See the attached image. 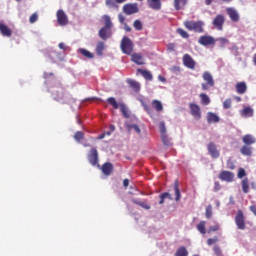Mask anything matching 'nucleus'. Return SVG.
<instances>
[{"instance_id":"nucleus-48","label":"nucleus","mask_w":256,"mask_h":256,"mask_svg":"<svg viewBox=\"0 0 256 256\" xmlns=\"http://www.w3.org/2000/svg\"><path fill=\"white\" fill-rule=\"evenodd\" d=\"M74 139L76 141H81V139H83V132H76L74 135Z\"/></svg>"},{"instance_id":"nucleus-7","label":"nucleus","mask_w":256,"mask_h":256,"mask_svg":"<svg viewBox=\"0 0 256 256\" xmlns=\"http://www.w3.org/2000/svg\"><path fill=\"white\" fill-rule=\"evenodd\" d=\"M88 161L92 165H97V163H99V153L97 152V149L92 148L90 150V153L88 154Z\"/></svg>"},{"instance_id":"nucleus-51","label":"nucleus","mask_w":256,"mask_h":256,"mask_svg":"<svg viewBox=\"0 0 256 256\" xmlns=\"http://www.w3.org/2000/svg\"><path fill=\"white\" fill-rule=\"evenodd\" d=\"M37 19H38V15L37 13H34L30 16V23H35L37 22Z\"/></svg>"},{"instance_id":"nucleus-11","label":"nucleus","mask_w":256,"mask_h":256,"mask_svg":"<svg viewBox=\"0 0 256 256\" xmlns=\"http://www.w3.org/2000/svg\"><path fill=\"white\" fill-rule=\"evenodd\" d=\"M191 115L195 119H201V108L195 103L190 104Z\"/></svg>"},{"instance_id":"nucleus-44","label":"nucleus","mask_w":256,"mask_h":256,"mask_svg":"<svg viewBox=\"0 0 256 256\" xmlns=\"http://www.w3.org/2000/svg\"><path fill=\"white\" fill-rule=\"evenodd\" d=\"M175 195H176V201H179L181 199V191H179V186L176 184L174 187Z\"/></svg>"},{"instance_id":"nucleus-20","label":"nucleus","mask_w":256,"mask_h":256,"mask_svg":"<svg viewBox=\"0 0 256 256\" xmlns=\"http://www.w3.org/2000/svg\"><path fill=\"white\" fill-rule=\"evenodd\" d=\"M0 32L2 33V35L4 37H11L12 35V31L9 27H7V25H5L4 23L0 22Z\"/></svg>"},{"instance_id":"nucleus-29","label":"nucleus","mask_w":256,"mask_h":256,"mask_svg":"<svg viewBox=\"0 0 256 256\" xmlns=\"http://www.w3.org/2000/svg\"><path fill=\"white\" fill-rule=\"evenodd\" d=\"M243 193H249V179L244 178L241 182Z\"/></svg>"},{"instance_id":"nucleus-42","label":"nucleus","mask_w":256,"mask_h":256,"mask_svg":"<svg viewBox=\"0 0 256 256\" xmlns=\"http://www.w3.org/2000/svg\"><path fill=\"white\" fill-rule=\"evenodd\" d=\"M213 215V206L208 205L206 207V218L211 219V216Z\"/></svg>"},{"instance_id":"nucleus-63","label":"nucleus","mask_w":256,"mask_h":256,"mask_svg":"<svg viewBox=\"0 0 256 256\" xmlns=\"http://www.w3.org/2000/svg\"><path fill=\"white\" fill-rule=\"evenodd\" d=\"M124 29H125L127 32H131V27H129V25H127V24L124 25Z\"/></svg>"},{"instance_id":"nucleus-54","label":"nucleus","mask_w":256,"mask_h":256,"mask_svg":"<svg viewBox=\"0 0 256 256\" xmlns=\"http://www.w3.org/2000/svg\"><path fill=\"white\" fill-rule=\"evenodd\" d=\"M211 231H219V225H215L213 227H210L209 230H208V233H211Z\"/></svg>"},{"instance_id":"nucleus-28","label":"nucleus","mask_w":256,"mask_h":256,"mask_svg":"<svg viewBox=\"0 0 256 256\" xmlns=\"http://www.w3.org/2000/svg\"><path fill=\"white\" fill-rule=\"evenodd\" d=\"M152 107L158 112L163 111V103H161L159 100H153Z\"/></svg>"},{"instance_id":"nucleus-3","label":"nucleus","mask_w":256,"mask_h":256,"mask_svg":"<svg viewBox=\"0 0 256 256\" xmlns=\"http://www.w3.org/2000/svg\"><path fill=\"white\" fill-rule=\"evenodd\" d=\"M203 80L206 82V83H202L203 91H207V90H209L210 87H213L215 85V81L213 80V76L209 72H204Z\"/></svg>"},{"instance_id":"nucleus-34","label":"nucleus","mask_w":256,"mask_h":256,"mask_svg":"<svg viewBox=\"0 0 256 256\" xmlns=\"http://www.w3.org/2000/svg\"><path fill=\"white\" fill-rule=\"evenodd\" d=\"M79 53H81V55H83L87 59H93V53L89 52L86 49H83V48L79 49Z\"/></svg>"},{"instance_id":"nucleus-4","label":"nucleus","mask_w":256,"mask_h":256,"mask_svg":"<svg viewBox=\"0 0 256 256\" xmlns=\"http://www.w3.org/2000/svg\"><path fill=\"white\" fill-rule=\"evenodd\" d=\"M123 11L126 15H135V13H139V6L137 3H128L123 6Z\"/></svg>"},{"instance_id":"nucleus-60","label":"nucleus","mask_w":256,"mask_h":256,"mask_svg":"<svg viewBox=\"0 0 256 256\" xmlns=\"http://www.w3.org/2000/svg\"><path fill=\"white\" fill-rule=\"evenodd\" d=\"M59 48L62 49L63 51H67V47L65 46L64 43H60Z\"/></svg>"},{"instance_id":"nucleus-14","label":"nucleus","mask_w":256,"mask_h":256,"mask_svg":"<svg viewBox=\"0 0 256 256\" xmlns=\"http://www.w3.org/2000/svg\"><path fill=\"white\" fill-rule=\"evenodd\" d=\"M208 153H210L211 157H213V159H218L219 157V150H217V146H215V144L210 143L208 144Z\"/></svg>"},{"instance_id":"nucleus-22","label":"nucleus","mask_w":256,"mask_h":256,"mask_svg":"<svg viewBox=\"0 0 256 256\" xmlns=\"http://www.w3.org/2000/svg\"><path fill=\"white\" fill-rule=\"evenodd\" d=\"M236 91L239 95H243L247 92V84L245 82H239L236 84Z\"/></svg>"},{"instance_id":"nucleus-13","label":"nucleus","mask_w":256,"mask_h":256,"mask_svg":"<svg viewBox=\"0 0 256 256\" xmlns=\"http://www.w3.org/2000/svg\"><path fill=\"white\" fill-rule=\"evenodd\" d=\"M226 13L229 15L231 21L237 23L239 21V12L235 8H227Z\"/></svg>"},{"instance_id":"nucleus-47","label":"nucleus","mask_w":256,"mask_h":256,"mask_svg":"<svg viewBox=\"0 0 256 256\" xmlns=\"http://www.w3.org/2000/svg\"><path fill=\"white\" fill-rule=\"evenodd\" d=\"M223 107L225 109H231V99H226L224 102H223Z\"/></svg>"},{"instance_id":"nucleus-6","label":"nucleus","mask_w":256,"mask_h":256,"mask_svg":"<svg viewBox=\"0 0 256 256\" xmlns=\"http://www.w3.org/2000/svg\"><path fill=\"white\" fill-rule=\"evenodd\" d=\"M183 65L187 67L188 69H195V60H193V57L189 54H185L182 58Z\"/></svg>"},{"instance_id":"nucleus-9","label":"nucleus","mask_w":256,"mask_h":256,"mask_svg":"<svg viewBox=\"0 0 256 256\" xmlns=\"http://www.w3.org/2000/svg\"><path fill=\"white\" fill-rule=\"evenodd\" d=\"M57 21L59 25L65 26L69 23V19L67 18V14L63 10H58L57 12Z\"/></svg>"},{"instance_id":"nucleus-27","label":"nucleus","mask_w":256,"mask_h":256,"mask_svg":"<svg viewBox=\"0 0 256 256\" xmlns=\"http://www.w3.org/2000/svg\"><path fill=\"white\" fill-rule=\"evenodd\" d=\"M208 123H219V116L217 114L209 112L207 114Z\"/></svg>"},{"instance_id":"nucleus-58","label":"nucleus","mask_w":256,"mask_h":256,"mask_svg":"<svg viewBox=\"0 0 256 256\" xmlns=\"http://www.w3.org/2000/svg\"><path fill=\"white\" fill-rule=\"evenodd\" d=\"M105 135H111V132H105L101 134L100 136H98V139H105Z\"/></svg>"},{"instance_id":"nucleus-12","label":"nucleus","mask_w":256,"mask_h":256,"mask_svg":"<svg viewBox=\"0 0 256 256\" xmlns=\"http://www.w3.org/2000/svg\"><path fill=\"white\" fill-rule=\"evenodd\" d=\"M219 179H221V181H227V183H231V181L235 179V174L229 171H223L219 174Z\"/></svg>"},{"instance_id":"nucleus-41","label":"nucleus","mask_w":256,"mask_h":256,"mask_svg":"<svg viewBox=\"0 0 256 256\" xmlns=\"http://www.w3.org/2000/svg\"><path fill=\"white\" fill-rule=\"evenodd\" d=\"M133 25L136 31H141L143 29V23L140 20H135Z\"/></svg>"},{"instance_id":"nucleus-53","label":"nucleus","mask_w":256,"mask_h":256,"mask_svg":"<svg viewBox=\"0 0 256 256\" xmlns=\"http://www.w3.org/2000/svg\"><path fill=\"white\" fill-rule=\"evenodd\" d=\"M218 239L217 238H209L207 243L208 245H214V243H217Z\"/></svg>"},{"instance_id":"nucleus-2","label":"nucleus","mask_w":256,"mask_h":256,"mask_svg":"<svg viewBox=\"0 0 256 256\" xmlns=\"http://www.w3.org/2000/svg\"><path fill=\"white\" fill-rule=\"evenodd\" d=\"M120 47L125 55H131L133 53V41L127 36L123 37Z\"/></svg>"},{"instance_id":"nucleus-19","label":"nucleus","mask_w":256,"mask_h":256,"mask_svg":"<svg viewBox=\"0 0 256 256\" xmlns=\"http://www.w3.org/2000/svg\"><path fill=\"white\" fill-rule=\"evenodd\" d=\"M253 113H254V110L253 108L247 106V107H244L241 111H240V115L241 117H253Z\"/></svg>"},{"instance_id":"nucleus-26","label":"nucleus","mask_w":256,"mask_h":256,"mask_svg":"<svg viewBox=\"0 0 256 256\" xmlns=\"http://www.w3.org/2000/svg\"><path fill=\"white\" fill-rule=\"evenodd\" d=\"M137 72L141 73V75L144 77V79H146V81H153V74H151V72L141 69H138Z\"/></svg>"},{"instance_id":"nucleus-18","label":"nucleus","mask_w":256,"mask_h":256,"mask_svg":"<svg viewBox=\"0 0 256 256\" xmlns=\"http://www.w3.org/2000/svg\"><path fill=\"white\" fill-rule=\"evenodd\" d=\"M189 0H174V9L176 11H181V9H185Z\"/></svg>"},{"instance_id":"nucleus-43","label":"nucleus","mask_w":256,"mask_h":256,"mask_svg":"<svg viewBox=\"0 0 256 256\" xmlns=\"http://www.w3.org/2000/svg\"><path fill=\"white\" fill-rule=\"evenodd\" d=\"M171 199V194L169 193H163L162 195H160V205H163V203L165 202V199Z\"/></svg>"},{"instance_id":"nucleus-39","label":"nucleus","mask_w":256,"mask_h":256,"mask_svg":"<svg viewBox=\"0 0 256 256\" xmlns=\"http://www.w3.org/2000/svg\"><path fill=\"white\" fill-rule=\"evenodd\" d=\"M189 255V252H187V249L185 247H181L177 250L176 256H187Z\"/></svg>"},{"instance_id":"nucleus-49","label":"nucleus","mask_w":256,"mask_h":256,"mask_svg":"<svg viewBox=\"0 0 256 256\" xmlns=\"http://www.w3.org/2000/svg\"><path fill=\"white\" fill-rule=\"evenodd\" d=\"M140 102L142 103V106L144 107L145 111H146L149 115H151V108H149V107L147 106V104H145V102L143 101V99H140Z\"/></svg>"},{"instance_id":"nucleus-30","label":"nucleus","mask_w":256,"mask_h":256,"mask_svg":"<svg viewBox=\"0 0 256 256\" xmlns=\"http://www.w3.org/2000/svg\"><path fill=\"white\" fill-rule=\"evenodd\" d=\"M200 99L202 105H209L211 103V99L205 93L200 94Z\"/></svg>"},{"instance_id":"nucleus-55","label":"nucleus","mask_w":256,"mask_h":256,"mask_svg":"<svg viewBox=\"0 0 256 256\" xmlns=\"http://www.w3.org/2000/svg\"><path fill=\"white\" fill-rule=\"evenodd\" d=\"M138 205H140V207H143L144 209H151V206H149V204L147 203H137Z\"/></svg>"},{"instance_id":"nucleus-21","label":"nucleus","mask_w":256,"mask_h":256,"mask_svg":"<svg viewBox=\"0 0 256 256\" xmlns=\"http://www.w3.org/2000/svg\"><path fill=\"white\" fill-rule=\"evenodd\" d=\"M148 5L150 9L159 11V9H161V0H148Z\"/></svg>"},{"instance_id":"nucleus-46","label":"nucleus","mask_w":256,"mask_h":256,"mask_svg":"<svg viewBox=\"0 0 256 256\" xmlns=\"http://www.w3.org/2000/svg\"><path fill=\"white\" fill-rule=\"evenodd\" d=\"M245 175H247V173L245 172V169L240 168L238 170V179H243V177H245Z\"/></svg>"},{"instance_id":"nucleus-35","label":"nucleus","mask_w":256,"mask_h":256,"mask_svg":"<svg viewBox=\"0 0 256 256\" xmlns=\"http://www.w3.org/2000/svg\"><path fill=\"white\" fill-rule=\"evenodd\" d=\"M197 230H198L199 233H201L202 235H205V233H207V230L205 229V221H201V222L197 225Z\"/></svg>"},{"instance_id":"nucleus-56","label":"nucleus","mask_w":256,"mask_h":256,"mask_svg":"<svg viewBox=\"0 0 256 256\" xmlns=\"http://www.w3.org/2000/svg\"><path fill=\"white\" fill-rule=\"evenodd\" d=\"M214 253H215L217 256H220V255H221V249H219L218 246H215V247H214Z\"/></svg>"},{"instance_id":"nucleus-52","label":"nucleus","mask_w":256,"mask_h":256,"mask_svg":"<svg viewBox=\"0 0 256 256\" xmlns=\"http://www.w3.org/2000/svg\"><path fill=\"white\" fill-rule=\"evenodd\" d=\"M228 169H235V164L233 163V160L229 159L227 162Z\"/></svg>"},{"instance_id":"nucleus-31","label":"nucleus","mask_w":256,"mask_h":256,"mask_svg":"<svg viewBox=\"0 0 256 256\" xmlns=\"http://www.w3.org/2000/svg\"><path fill=\"white\" fill-rule=\"evenodd\" d=\"M240 151H241L242 155H246L247 157H251V155L253 153L251 150V147H249V146H243Z\"/></svg>"},{"instance_id":"nucleus-36","label":"nucleus","mask_w":256,"mask_h":256,"mask_svg":"<svg viewBox=\"0 0 256 256\" xmlns=\"http://www.w3.org/2000/svg\"><path fill=\"white\" fill-rule=\"evenodd\" d=\"M104 49H105V44L103 42H99L96 46L97 55H103Z\"/></svg>"},{"instance_id":"nucleus-40","label":"nucleus","mask_w":256,"mask_h":256,"mask_svg":"<svg viewBox=\"0 0 256 256\" xmlns=\"http://www.w3.org/2000/svg\"><path fill=\"white\" fill-rule=\"evenodd\" d=\"M177 33H178V35L182 36L183 39H189V33H187V31H185L181 28H178Z\"/></svg>"},{"instance_id":"nucleus-15","label":"nucleus","mask_w":256,"mask_h":256,"mask_svg":"<svg viewBox=\"0 0 256 256\" xmlns=\"http://www.w3.org/2000/svg\"><path fill=\"white\" fill-rule=\"evenodd\" d=\"M133 63H136V65H145V59L143 58V55L141 53H134L131 55Z\"/></svg>"},{"instance_id":"nucleus-23","label":"nucleus","mask_w":256,"mask_h":256,"mask_svg":"<svg viewBox=\"0 0 256 256\" xmlns=\"http://www.w3.org/2000/svg\"><path fill=\"white\" fill-rule=\"evenodd\" d=\"M99 36L101 39H109L111 37V28H102L99 31Z\"/></svg>"},{"instance_id":"nucleus-24","label":"nucleus","mask_w":256,"mask_h":256,"mask_svg":"<svg viewBox=\"0 0 256 256\" xmlns=\"http://www.w3.org/2000/svg\"><path fill=\"white\" fill-rule=\"evenodd\" d=\"M112 171H113V164L105 163L104 165H102V173L104 175H111Z\"/></svg>"},{"instance_id":"nucleus-16","label":"nucleus","mask_w":256,"mask_h":256,"mask_svg":"<svg viewBox=\"0 0 256 256\" xmlns=\"http://www.w3.org/2000/svg\"><path fill=\"white\" fill-rule=\"evenodd\" d=\"M126 83H128V85H130L131 89H133L135 91V93H139V91H141V84H139V82H137L133 79H127Z\"/></svg>"},{"instance_id":"nucleus-10","label":"nucleus","mask_w":256,"mask_h":256,"mask_svg":"<svg viewBox=\"0 0 256 256\" xmlns=\"http://www.w3.org/2000/svg\"><path fill=\"white\" fill-rule=\"evenodd\" d=\"M223 23H225V17L223 15H217L213 20V25L218 31H223Z\"/></svg>"},{"instance_id":"nucleus-61","label":"nucleus","mask_w":256,"mask_h":256,"mask_svg":"<svg viewBox=\"0 0 256 256\" xmlns=\"http://www.w3.org/2000/svg\"><path fill=\"white\" fill-rule=\"evenodd\" d=\"M119 21H120V23H125V16H123V15H119Z\"/></svg>"},{"instance_id":"nucleus-57","label":"nucleus","mask_w":256,"mask_h":256,"mask_svg":"<svg viewBox=\"0 0 256 256\" xmlns=\"http://www.w3.org/2000/svg\"><path fill=\"white\" fill-rule=\"evenodd\" d=\"M131 128L134 129V131H135L136 133H141V129H139V126H137V125H132Z\"/></svg>"},{"instance_id":"nucleus-1","label":"nucleus","mask_w":256,"mask_h":256,"mask_svg":"<svg viewBox=\"0 0 256 256\" xmlns=\"http://www.w3.org/2000/svg\"><path fill=\"white\" fill-rule=\"evenodd\" d=\"M184 25L186 29L189 31H195V33H203V27H205V23L203 21H186Z\"/></svg>"},{"instance_id":"nucleus-38","label":"nucleus","mask_w":256,"mask_h":256,"mask_svg":"<svg viewBox=\"0 0 256 256\" xmlns=\"http://www.w3.org/2000/svg\"><path fill=\"white\" fill-rule=\"evenodd\" d=\"M120 110L124 117L129 118V109L127 108V106H125V104H120Z\"/></svg>"},{"instance_id":"nucleus-25","label":"nucleus","mask_w":256,"mask_h":256,"mask_svg":"<svg viewBox=\"0 0 256 256\" xmlns=\"http://www.w3.org/2000/svg\"><path fill=\"white\" fill-rule=\"evenodd\" d=\"M242 141L243 143H245V145H253V143H256L255 137H253V135L250 134H247L244 137H242Z\"/></svg>"},{"instance_id":"nucleus-45","label":"nucleus","mask_w":256,"mask_h":256,"mask_svg":"<svg viewBox=\"0 0 256 256\" xmlns=\"http://www.w3.org/2000/svg\"><path fill=\"white\" fill-rule=\"evenodd\" d=\"M217 41L218 43H220V47H225V45L229 43V40L227 38H218Z\"/></svg>"},{"instance_id":"nucleus-59","label":"nucleus","mask_w":256,"mask_h":256,"mask_svg":"<svg viewBox=\"0 0 256 256\" xmlns=\"http://www.w3.org/2000/svg\"><path fill=\"white\" fill-rule=\"evenodd\" d=\"M250 211L253 212V214H254L255 217H256V205L250 206Z\"/></svg>"},{"instance_id":"nucleus-50","label":"nucleus","mask_w":256,"mask_h":256,"mask_svg":"<svg viewBox=\"0 0 256 256\" xmlns=\"http://www.w3.org/2000/svg\"><path fill=\"white\" fill-rule=\"evenodd\" d=\"M176 47H177V46L175 45V43H170V44L167 45V49H168V51H170V52L175 51Z\"/></svg>"},{"instance_id":"nucleus-5","label":"nucleus","mask_w":256,"mask_h":256,"mask_svg":"<svg viewBox=\"0 0 256 256\" xmlns=\"http://www.w3.org/2000/svg\"><path fill=\"white\" fill-rule=\"evenodd\" d=\"M235 223L238 227V229H245V216L243 215V211L238 210L236 217H235Z\"/></svg>"},{"instance_id":"nucleus-8","label":"nucleus","mask_w":256,"mask_h":256,"mask_svg":"<svg viewBox=\"0 0 256 256\" xmlns=\"http://www.w3.org/2000/svg\"><path fill=\"white\" fill-rule=\"evenodd\" d=\"M198 43L200 45H203L204 47H207L209 45H215V38L212 36H201L198 40Z\"/></svg>"},{"instance_id":"nucleus-62","label":"nucleus","mask_w":256,"mask_h":256,"mask_svg":"<svg viewBox=\"0 0 256 256\" xmlns=\"http://www.w3.org/2000/svg\"><path fill=\"white\" fill-rule=\"evenodd\" d=\"M123 185H124L125 187H129V180H128V179H125V180L123 181Z\"/></svg>"},{"instance_id":"nucleus-17","label":"nucleus","mask_w":256,"mask_h":256,"mask_svg":"<svg viewBox=\"0 0 256 256\" xmlns=\"http://www.w3.org/2000/svg\"><path fill=\"white\" fill-rule=\"evenodd\" d=\"M159 129L164 145H169V143H167V129L165 128V122H160Z\"/></svg>"},{"instance_id":"nucleus-37","label":"nucleus","mask_w":256,"mask_h":256,"mask_svg":"<svg viewBox=\"0 0 256 256\" xmlns=\"http://www.w3.org/2000/svg\"><path fill=\"white\" fill-rule=\"evenodd\" d=\"M107 102H108L111 106H113L114 109H119V107H120L119 103H117V100H115V98H113V97L108 98V99H107Z\"/></svg>"},{"instance_id":"nucleus-64","label":"nucleus","mask_w":256,"mask_h":256,"mask_svg":"<svg viewBox=\"0 0 256 256\" xmlns=\"http://www.w3.org/2000/svg\"><path fill=\"white\" fill-rule=\"evenodd\" d=\"M250 185H251V188H252V189H256V183H255V182H251Z\"/></svg>"},{"instance_id":"nucleus-32","label":"nucleus","mask_w":256,"mask_h":256,"mask_svg":"<svg viewBox=\"0 0 256 256\" xmlns=\"http://www.w3.org/2000/svg\"><path fill=\"white\" fill-rule=\"evenodd\" d=\"M103 21L105 22L104 28L111 29V27H113V23H111V17L108 15L103 16Z\"/></svg>"},{"instance_id":"nucleus-33","label":"nucleus","mask_w":256,"mask_h":256,"mask_svg":"<svg viewBox=\"0 0 256 256\" xmlns=\"http://www.w3.org/2000/svg\"><path fill=\"white\" fill-rule=\"evenodd\" d=\"M106 5L110 9H119V6L117 5V1L116 0H106Z\"/></svg>"}]
</instances>
